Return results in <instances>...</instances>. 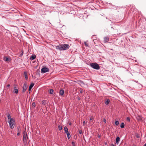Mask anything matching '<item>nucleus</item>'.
Listing matches in <instances>:
<instances>
[{
	"mask_svg": "<svg viewBox=\"0 0 146 146\" xmlns=\"http://www.w3.org/2000/svg\"><path fill=\"white\" fill-rule=\"evenodd\" d=\"M70 46L69 45L66 44H63L62 45H59L58 46H56V48L59 49L60 50H67L69 48Z\"/></svg>",
	"mask_w": 146,
	"mask_h": 146,
	"instance_id": "obj_1",
	"label": "nucleus"
},
{
	"mask_svg": "<svg viewBox=\"0 0 146 146\" xmlns=\"http://www.w3.org/2000/svg\"><path fill=\"white\" fill-rule=\"evenodd\" d=\"M8 122L10 128L11 129L13 128L15 125V120L13 118H11L10 120H8Z\"/></svg>",
	"mask_w": 146,
	"mask_h": 146,
	"instance_id": "obj_2",
	"label": "nucleus"
},
{
	"mask_svg": "<svg viewBox=\"0 0 146 146\" xmlns=\"http://www.w3.org/2000/svg\"><path fill=\"white\" fill-rule=\"evenodd\" d=\"M90 66L92 68L96 69L98 70L100 68L99 65L96 63H91L90 64Z\"/></svg>",
	"mask_w": 146,
	"mask_h": 146,
	"instance_id": "obj_3",
	"label": "nucleus"
},
{
	"mask_svg": "<svg viewBox=\"0 0 146 146\" xmlns=\"http://www.w3.org/2000/svg\"><path fill=\"white\" fill-rule=\"evenodd\" d=\"M23 141L24 144H26L27 143V139H28V136L26 131L23 132Z\"/></svg>",
	"mask_w": 146,
	"mask_h": 146,
	"instance_id": "obj_4",
	"label": "nucleus"
},
{
	"mask_svg": "<svg viewBox=\"0 0 146 146\" xmlns=\"http://www.w3.org/2000/svg\"><path fill=\"white\" fill-rule=\"evenodd\" d=\"M48 68L44 67L42 68L41 69V72L42 73H44L48 71Z\"/></svg>",
	"mask_w": 146,
	"mask_h": 146,
	"instance_id": "obj_5",
	"label": "nucleus"
},
{
	"mask_svg": "<svg viewBox=\"0 0 146 146\" xmlns=\"http://www.w3.org/2000/svg\"><path fill=\"white\" fill-rule=\"evenodd\" d=\"M27 84L25 83L24 84L23 86V90H22V92H25L26 90L27 89Z\"/></svg>",
	"mask_w": 146,
	"mask_h": 146,
	"instance_id": "obj_6",
	"label": "nucleus"
},
{
	"mask_svg": "<svg viewBox=\"0 0 146 146\" xmlns=\"http://www.w3.org/2000/svg\"><path fill=\"white\" fill-rule=\"evenodd\" d=\"M41 102L42 105L43 106H44L46 107V100H43L41 101Z\"/></svg>",
	"mask_w": 146,
	"mask_h": 146,
	"instance_id": "obj_7",
	"label": "nucleus"
},
{
	"mask_svg": "<svg viewBox=\"0 0 146 146\" xmlns=\"http://www.w3.org/2000/svg\"><path fill=\"white\" fill-rule=\"evenodd\" d=\"M109 37L108 36H106L104 38V42H107L109 41Z\"/></svg>",
	"mask_w": 146,
	"mask_h": 146,
	"instance_id": "obj_8",
	"label": "nucleus"
},
{
	"mask_svg": "<svg viewBox=\"0 0 146 146\" xmlns=\"http://www.w3.org/2000/svg\"><path fill=\"white\" fill-rule=\"evenodd\" d=\"M64 91L62 89L60 90L59 91V94L61 96H62L64 94Z\"/></svg>",
	"mask_w": 146,
	"mask_h": 146,
	"instance_id": "obj_9",
	"label": "nucleus"
},
{
	"mask_svg": "<svg viewBox=\"0 0 146 146\" xmlns=\"http://www.w3.org/2000/svg\"><path fill=\"white\" fill-rule=\"evenodd\" d=\"M120 141V139L119 137H116V140H115V141H116V143L117 144V145L118 144Z\"/></svg>",
	"mask_w": 146,
	"mask_h": 146,
	"instance_id": "obj_10",
	"label": "nucleus"
},
{
	"mask_svg": "<svg viewBox=\"0 0 146 146\" xmlns=\"http://www.w3.org/2000/svg\"><path fill=\"white\" fill-rule=\"evenodd\" d=\"M34 85V84L33 83H32L30 85V86L29 88V91L30 92L33 86Z\"/></svg>",
	"mask_w": 146,
	"mask_h": 146,
	"instance_id": "obj_11",
	"label": "nucleus"
},
{
	"mask_svg": "<svg viewBox=\"0 0 146 146\" xmlns=\"http://www.w3.org/2000/svg\"><path fill=\"white\" fill-rule=\"evenodd\" d=\"M14 93L17 94L18 93V90L16 87H14V90L13 91Z\"/></svg>",
	"mask_w": 146,
	"mask_h": 146,
	"instance_id": "obj_12",
	"label": "nucleus"
},
{
	"mask_svg": "<svg viewBox=\"0 0 146 146\" xmlns=\"http://www.w3.org/2000/svg\"><path fill=\"white\" fill-rule=\"evenodd\" d=\"M36 58V56L35 55H33L31 56L30 58V59L31 60H34Z\"/></svg>",
	"mask_w": 146,
	"mask_h": 146,
	"instance_id": "obj_13",
	"label": "nucleus"
},
{
	"mask_svg": "<svg viewBox=\"0 0 146 146\" xmlns=\"http://www.w3.org/2000/svg\"><path fill=\"white\" fill-rule=\"evenodd\" d=\"M137 118L139 121H141L142 120V117L140 115H138L137 117Z\"/></svg>",
	"mask_w": 146,
	"mask_h": 146,
	"instance_id": "obj_14",
	"label": "nucleus"
},
{
	"mask_svg": "<svg viewBox=\"0 0 146 146\" xmlns=\"http://www.w3.org/2000/svg\"><path fill=\"white\" fill-rule=\"evenodd\" d=\"M64 129L65 132L66 133H69L68 130V128L67 127L65 126L64 127Z\"/></svg>",
	"mask_w": 146,
	"mask_h": 146,
	"instance_id": "obj_15",
	"label": "nucleus"
},
{
	"mask_svg": "<svg viewBox=\"0 0 146 146\" xmlns=\"http://www.w3.org/2000/svg\"><path fill=\"white\" fill-rule=\"evenodd\" d=\"M24 75L25 76V79L26 80H27L28 78V75H27V72H24Z\"/></svg>",
	"mask_w": 146,
	"mask_h": 146,
	"instance_id": "obj_16",
	"label": "nucleus"
},
{
	"mask_svg": "<svg viewBox=\"0 0 146 146\" xmlns=\"http://www.w3.org/2000/svg\"><path fill=\"white\" fill-rule=\"evenodd\" d=\"M3 60L5 61H8L9 58L7 57H4L3 58Z\"/></svg>",
	"mask_w": 146,
	"mask_h": 146,
	"instance_id": "obj_17",
	"label": "nucleus"
},
{
	"mask_svg": "<svg viewBox=\"0 0 146 146\" xmlns=\"http://www.w3.org/2000/svg\"><path fill=\"white\" fill-rule=\"evenodd\" d=\"M110 102V100L108 99H107L105 102V104L106 105H108Z\"/></svg>",
	"mask_w": 146,
	"mask_h": 146,
	"instance_id": "obj_18",
	"label": "nucleus"
},
{
	"mask_svg": "<svg viewBox=\"0 0 146 146\" xmlns=\"http://www.w3.org/2000/svg\"><path fill=\"white\" fill-rule=\"evenodd\" d=\"M7 117L8 119V120H10L12 118L11 117L9 113H8L7 115Z\"/></svg>",
	"mask_w": 146,
	"mask_h": 146,
	"instance_id": "obj_19",
	"label": "nucleus"
},
{
	"mask_svg": "<svg viewBox=\"0 0 146 146\" xmlns=\"http://www.w3.org/2000/svg\"><path fill=\"white\" fill-rule=\"evenodd\" d=\"M125 124L124 123H122L120 125V127L121 128H123L124 127Z\"/></svg>",
	"mask_w": 146,
	"mask_h": 146,
	"instance_id": "obj_20",
	"label": "nucleus"
},
{
	"mask_svg": "<svg viewBox=\"0 0 146 146\" xmlns=\"http://www.w3.org/2000/svg\"><path fill=\"white\" fill-rule=\"evenodd\" d=\"M54 91L53 90L50 89L49 90V93L50 94H53Z\"/></svg>",
	"mask_w": 146,
	"mask_h": 146,
	"instance_id": "obj_21",
	"label": "nucleus"
},
{
	"mask_svg": "<svg viewBox=\"0 0 146 146\" xmlns=\"http://www.w3.org/2000/svg\"><path fill=\"white\" fill-rule=\"evenodd\" d=\"M66 134L67 135V137L68 139H69L71 137L70 134L69 133H68Z\"/></svg>",
	"mask_w": 146,
	"mask_h": 146,
	"instance_id": "obj_22",
	"label": "nucleus"
},
{
	"mask_svg": "<svg viewBox=\"0 0 146 146\" xmlns=\"http://www.w3.org/2000/svg\"><path fill=\"white\" fill-rule=\"evenodd\" d=\"M17 131L18 132H21V129H20V128L19 127H17Z\"/></svg>",
	"mask_w": 146,
	"mask_h": 146,
	"instance_id": "obj_23",
	"label": "nucleus"
},
{
	"mask_svg": "<svg viewBox=\"0 0 146 146\" xmlns=\"http://www.w3.org/2000/svg\"><path fill=\"white\" fill-rule=\"evenodd\" d=\"M58 127L59 130L60 131L62 129V126L61 125H59Z\"/></svg>",
	"mask_w": 146,
	"mask_h": 146,
	"instance_id": "obj_24",
	"label": "nucleus"
},
{
	"mask_svg": "<svg viewBox=\"0 0 146 146\" xmlns=\"http://www.w3.org/2000/svg\"><path fill=\"white\" fill-rule=\"evenodd\" d=\"M115 124L116 125H118L119 124V122L118 121H116L115 122Z\"/></svg>",
	"mask_w": 146,
	"mask_h": 146,
	"instance_id": "obj_25",
	"label": "nucleus"
},
{
	"mask_svg": "<svg viewBox=\"0 0 146 146\" xmlns=\"http://www.w3.org/2000/svg\"><path fill=\"white\" fill-rule=\"evenodd\" d=\"M72 146H75V143L74 142H72Z\"/></svg>",
	"mask_w": 146,
	"mask_h": 146,
	"instance_id": "obj_26",
	"label": "nucleus"
},
{
	"mask_svg": "<svg viewBox=\"0 0 146 146\" xmlns=\"http://www.w3.org/2000/svg\"><path fill=\"white\" fill-rule=\"evenodd\" d=\"M127 120L128 121H130V118L129 117H127Z\"/></svg>",
	"mask_w": 146,
	"mask_h": 146,
	"instance_id": "obj_27",
	"label": "nucleus"
},
{
	"mask_svg": "<svg viewBox=\"0 0 146 146\" xmlns=\"http://www.w3.org/2000/svg\"><path fill=\"white\" fill-rule=\"evenodd\" d=\"M79 133L80 134H82V130H79Z\"/></svg>",
	"mask_w": 146,
	"mask_h": 146,
	"instance_id": "obj_28",
	"label": "nucleus"
},
{
	"mask_svg": "<svg viewBox=\"0 0 146 146\" xmlns=\"http://www.w3.org/2000/svg\"><path fill=\"white\" fill-rule=\"evenodd\" d=\"M32 105L34 106V107H35L36 106V104L35 102H33L32 103Z\"/></svg>",
	"mask_w": 146,
	"mask_h": 146,
	"instance_id": "obj_29",
	"label": "nucleus"
},
{
	"mask_svg": "<svg viewBox=\"0 0 146 146\" xmlns=\"http://www.w3.org/2000/svg\"><path fill=\"white\" fill-rule=\"evenodd\" d=\"M84 44L86 46H88V43L87 42H84Z\"/></svg>",
	"mask_w": 146,
	"mask_h": 146,
	"instance_id": "obj_30",
	"label": "nucleus"
},
{
	"mask_svg": "<svg viewBox=\"0 0 146 146\" xmlns=\"http://www.w3.org/2000/svg\"><path fill=\"white\" fill-rule=\"evenodd\" d=\"M103 121L105 123H106V120L104 118L103 119Z\"/></svg>",
	"mask_w": 146,
	"mask_h": 146,
	"instance_id": "obj_31",
	"label": "nucleus"
},
{
	"mask_svg": "<svg viewBox=\"0 0 146 146\" xmlns=\"http://www.w3.org/2000/svg\"><path fill=\"white\" fill-rule=\"evenodd\" d=\"M9 87H10V85L9 84H8L7 86V88H9Z\"/></svg>",
	"mask_w": 146,
	"mask_h": 146,
	"instance_id": "obj_32",
	"label": "nucleus"
},
{
	"mask_svg": "<svg viewBox=\"0 0 146 146\" xmlns=\"http://www.w3.org/2000/svg\"><path fill=\"white\" fill-rule=\"evenodd\" d=\"M86 123V122L85 121H83V125H85V124Z\"/></svg>",
	"mask_w": 146,
	"mask_h": 146,
	"instance_id": "obj_33",
	"label": "nucleus"
},
{
	"mask_svg": "<svg viewBox=\"0 0 146 146\" xmlns=\"http://www.w3.org/2000/svg\"><path fill=\"white\" fill-rule=\"evenodd\" d=\"M92 118H93L92 117H90V120H91V121L92 120Z\"/></svg>",
	"mask_w": 146,
	"mask_h": 146,
	"instance_id": "obj_34",
	"label": "nucleus"
},
{
	"mask_svg": "<svg viewBox=\"0 0 146 146\" xmlns=\"http://www.w3.org/2000/svg\"><path fill=\"white\" fill-rule=\"evenodd\" d=\"M20 132H18L17 133V135H18V136H19L20 135Z\"/></svg>",
	"mask_w": 146,
	"mask_h": 146,
	"instance_id": "obj_35",
	"label": "nucleus"
},
{
	"mask_svg": "<svg viewBox=\"0 0 146 146\" xmlns=\"http://www.w3.org/2000/svg\"><path fill=\"white\" fill-rule=\"evenodd\" d=\"M83 92L82 90H81L80 91V93H82Z\"/></svg>",
	"mask_w": 146,
	"mask_h": 146,
	"instance_id": "obj_36",
	"label": "nucleus"
},
{
	"mask_svg": "<svg viewBox=\"0 0 146 146\" xmlns=\"http://www.w3.org/2000/svg\"><path fill=\"white\" fill-rule=\"evenodd\" d=\"M78 100H80L81 98H80V97H78Z\"/></svg>",
	"mask_w": 146,
	"mask_h": 146,
	"instance_id": "obj_37",
	"label": "nucleus"
},
{
	"mask_svg": "<svg viewBox=\"0 0 146 146\" xmlns=\"http://www.w3.org/2000/svg\"><path fill=\"white\" fill-rule=\"evenodd\" d=\"M69 124L70 125H72V123L71 122H70L69 123Z\"/></svg>",
	"mask_w": 146,
	"mask_h": 146,
	"instance_id": "obj_38",
	"label": "nucleus"
},
{
	"mask_svg": "<svg viewBox=\"0 0 146 146\" xmlns=\"http://www.w3.org/2000/svg\"><path fill=\"white\" fill-rule=\"evenodd\" d=\"M23 52L21 54V55L22 56L23 55Z\"/></svg>",
	"mask_w": 146,
	"mask_h": 146,
	"instance_id": "obj_39",
	"label": "nucleus"
},
{
	"mask_svg": "<svg viewBox=\"0 0 146 146\" xmlns=\"http://www.w3.org/2000/svg\"><path fill=\"white\" fill-rule=\"evenodd\" d=\"M111 146H115V145L113 144H112L111 145Z\"/></svg>",
	"mask_w": 146,
	"mask_h": 146,
	"instance_id": "obj_40",
	"label": "nucleus"
},
{
	"mask_svg": "<svg viewBox=\"0 0 146 146\" xmlns=\"http://www.w3.org/2000/svg\"><path fill=\"white\" fill-rule=\"evenodd\" d=\"M143 146H146V143Z\"/></svg>",
	"mask_w": 146,
	"mask_h": 146,
	"instance_id": "obj_41",
	"label": "nucleus"
},
{
	"mask_svg": "<svg viewBox=\"0 0 146 146\" xmlns=\"http://www.w3.org/2000/svg\"><path fill=\"white\" fill-rule=\"evenodd\" d=\"M137 137L138 138H139V136H138Z\"/></svg>",
	"mask_w": 146,
	"mask_h": 146,
	"instance_id": "obj_42",
	"label": "nucleus"
},
{
	"mask_svg": "<svg viewBox=\"0 0 146 146\" xmlns=\"http://www.w3.org/2000/svg\"><path fill=\"white\" fill-rule=\"evenodd\" d=\"M98 137H100V136H98Z\"/></svg>",
	"mask_w": 146,
	"mask_h": 146,
	"instance_id": "obj_43",
	"label": "nucleus"
},
{
	"mask_svg": "<svg viewBox=\"0 0 146 146\" xmlns=\"http://www.w3.org/2000/svg\"><path fill=\"white\" fill-rule=\"evenodd\" d=\"M95 40H93V41H94Z\"/></svg>",
	"mask_w": 146,
	"mask_h": 146,
	"instance_id": "obj_44",
	"label": "nucleus"
}]
</instances>
